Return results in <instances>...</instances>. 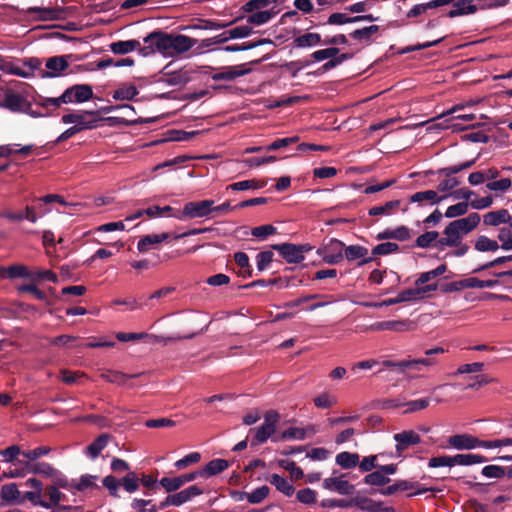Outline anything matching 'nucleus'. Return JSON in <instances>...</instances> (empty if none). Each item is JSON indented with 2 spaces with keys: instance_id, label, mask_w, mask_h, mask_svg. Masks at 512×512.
<instances>
[{
  "instance_id": "nucleus-29",
  "label": "nucleus",
  "mask_w": 512,
  "mask_h": 512,
  "mask_svg": "<svg viewBox=\"0 0 512 512\" xmlns=\"http://www.w3.org/2000/svg\"><path fill=\"white\" fill-rule=\"evenodd\" d=\"M239 17L230 21V22H221L212 19H199L197 24L192 25L190 28L192 29H200V30H220L225 29L232 24L239 21Z\"/></svg>"
},
{
  "instance_id": "nucleus-14",
  "label": "nucleus",
  "mask_w": 512,
  "mask_h": 512,
  "mask_svg": "<svg viewBox=\"0 0 512 512\" xmlns=\"http://www.w3.org/2000/svg\"><path fill=\"white\" fill-rule=\"evenodd\" d=\"M368 249L361 245H350L345 246L344 248V256L348 261L360 260L358 262V266H362L367 264L373 260L372 257H367Z\"/></svg>"
},
{
  "instance_id": "nucleus-16",
  "label": "nucleus",
  "mask_w": 512,
  "mask_h": 512,
  "mask_svg": "<svg viewBox=\"0 0 512 512\" xmlns=\"http://www.w3.org/2000/svg\"><path fill=\"white\" fill-rule=\"evenodd\" d=\"M480 221V215L476 212H473L470 213L467 217L453 220L451 223H453V226H455L459 232L465 236L473 231L479 225Z\"/></svg>"
},
{
  "instance_id": "nucleus-32",
  "label": "nucleus",
  "mask_w": 512,
  "mask_h": 512,
  "mask_svg": "<svg viewBox=\"0 0 512 512\" xmlns=\"http://www.w3.org/2000/svg\"><path fill=\"white\" fill-rule=\"evenodd\" d=\"M446 196H438L437 192L434 190H426V191H419L410 196V202L412 203H422L424 201L430 202V204H438L443 199H445Z\"/></svg>"
},
{
  "instance_id": "nucleus-43",
  "label": "nucleus",
  "mask_w": 512,
  "mask_h": 512,
  "mask_svg": "<svg viewBox=\"0 0 512 512\" xmlns=\"http://www.w3.org/2000/svg\"><path fill=\"white\" fill-rule=\"evenodd\" d=\"M269 482L274 485L278 491L282 492L288 497L292 496L295 492L293 485L278 474H272Z\"/></svg>"
},
{
  "instance_id": "nucleus-33",
  "label": "nucleus",
  "mask_w": 512,
  "mask_h": 512,
  "mask_svg": "<svg viewBox=\"0 0 512 512\" xmlns=\"http://www.w3.org/2000/svg\"><path fill=\"white\" fill-rule=\"evenodd\" d=\"M352 506L367 512H379L382 509V502H376L368 497H354L352 498Z\"/></svg>"
},
{
  "instance_id": "nucleus-24",
  "label": "nucleus",
  "mask_w": 512,
  "mask_h": 512,
  "mask_svg": "<svg viewBox=\"0 0 512 512\" xmlns=\"http://www.w3.org/2000/svg\"><path fill=\"white\" fill-rule=\"evenodd\" d=\"M454 9L447 13L449 18H454L461 15L473 14L477 12L478 8L473 4V0H454Z\"/></svg>"
},
{
  "instance_id": "nucleus-9",
  "label": "nucleus",
  "mask_w": 512,
  "mask_h": 512,
  "mask_svg": "<svg viewBox=\"0 0 512 512\" xmlns=\"http://www.w3.org/2000/svg\"><path fill=\"white\" fill-rule=\"evenodd\" d=\"M393 438L397 443L396 454L398 457H401L404 451L407 450L410 446L417 445L421 442L419 434L413 430L396 433L394 434Z\"/></svg>"
},
{
  "instance_id": "nucleus-36",
  "label": "nucleus",
  "mask_w": 512,
  "mask_h": 512,
  "mask_svg": "<svg viewBox=\"0 0 512 512\" xmlns=\"http://www.w3.org/2000/svg\"><path fill=\"white\" fill-rule=\"evenodd\" d=\"M20 495L21 493L16 483L5 484L1 487L0 497L7 503L22 502Z\"/></svg>"
},
{
  "instance_id": "nucleus-44",
  "label": "nucleus",
  "mask_w": 512,
  "mask_h": 512,
  "mask_svg": "<svg viewBox=\"0 0 512 512\" xmlns=\"http://www.w3.org/2000/svg\"><path fill=\"white\" fill-rule=\"evenodd\" d=\"M438 237V231H426L416 238L414 246L423 249H427L430 247L435 248V242Z\"/></svg>"
},
{
  "instance_id": "nucleus-56",
  "label": "nucleus",
  "mask_w": 512,
  "mask_h": 512,
  "mask_svg": "<svg viewBox=\"0 0 512 512\" xmlns=\"http://www.w3.org/2000/svg\"><path fill=\"white\" fill-rule=\"evenodd\" d=\"M400 250V247L397 243L394 242H384L376 245L372 249V255L373 256H380V255H389L392 253H396Z\"/></svg>"
},
{
  "instance_id": "nucleus-1",
  "label": "nucleus",
  "mask_w": 512,
  "mask_h": 512,
  "mask_svg": "<svg viewBox=\"0 0 512 512\" xmlns=\"http://www.w3.org/2000/svg\"><path fill=\"white\" fill-rule=\"evenodd\" d=\"M263 418L264 422L259 427L249 430L248 435H252L250 443L252 447L265 443L276 432L280 414L276 410H268Z\"/></svg>"
},
{
  "instance_id": "nucleus-37",
  "label": "nucleus",
  "mask_w": 512,
  "mask_h": 512,
  "mask_svg": "<svg viewBox=\"0 0 512 512\" xmlns=\"http://www.w3.org/2000/svg\"><path fill=\"white\" fill-rule=\"evenodd\" d=\"M474 248L479 252H495L501 248V245L497 240L490 239L485 235H480L475 241Z\"/></svg>"
},
{
  "instance_id": "nucleus-61",
  "label": "nucleus",
  "mask_w": 512,
  "mask_h": 512,
  "mask_svg": "<svg viewBox=\"0 0 512 512\" xmlns=\"http://www.w3.org/2000/svg\"><path fill=\"white\" fill-rule=\"evenodd\" d=\"M469 206L470 204L466 201L459 202L449 206L444 215L447 218H456L462 216L467 213Z\"/></svg>"
},
{
  "instance_id": "nucleus-39",
  "label": "nucleus",
  "mask_w": 512,
  "mask_h": 512,
  "mask_svg": "<svg viewBox=\"0 0 512 512\" xmlns=\"http://www.w3.org/2000/svg\"><path fill=\"white\" fill-rule=\"evenodd\" d=\"M110 436L108 434L99 435L91 444L86 448L87 454L91 458L99 456L101 451L107 446Z\"/></svg>"
},
{
  "instance_id": "nucleus-45",
  "label": "nucleus",
  "mask_w": 512,
  "mask_h": 512,
  "mask_svg": "<svg viewBox=\"0 0 512 512\" xmlns=\"http://www.w3.org/2000/svg\"><path fill=\"white\" fill-rule=\"evenodd\" d=\"M380 27L378 25H371L367 27H363L360 29H356L350 33V37L354 40L370 42L372 36L379 31Z\"/></svg>"
},
{
  "instance_id": "nucleus-27",
  "label": "nucleus",
  "mask_w": 512,
  "mask_h": 512,
  "mask_svg": "<svg viewBox=\"0 0 512 512\" xmlns=\"http://www.w3.org/2000/svg\"><path fill=\"white\" fill-rule=\"evenodd\" d=\"M197 43V39L188 37L186 35H172V51H175L177 53L187 52Z\"/></svg>"
},
{
  "instance_id": "nucleus-5",
  "label": "nucleus",
  "mask_w": 512,
  "mask_h": 512,
  "mask_svg": "<svg viewBox=\"0 0 512 512\" xmlns=\"http://www.w3.org/2000/svg\"><path fill=\"white\" fill-rule=\"evenodd\" d=\"M345 244L336 239L331 238L327 242H324L321 247L316 251L317 255L329 265L339 264L344 258Z\"/></svg>"
},
{
  "instance_id": "nucleus-50",
  "label": "nucleus",
  "mask_w": 512,
  "mask_h": 512,
  "mask_svg": "<svg viewBox=\"0 0 512 512\" xmlns=\"http://www.w3.org/2000/svg\"><path fill=\"white\" fill-rule=\"evenodd\" d=\"M270 488L266 485L256 488L251 493H242L240 499H243L245 496L249 503L251 504H259L261 503L269 494Z\"/></svg>"
},
{
  "instance_id": "nucleus-34",
  "label": "nucleus",
  "mask_w": 512,
  "mask_h": 512,
  "mask_svg": "<svg viewBox=\"0 0 512 512\" xmlns=\"http://www.w3.org/2000/svg\"><path fill=\"white\" fill-rule=\"evenodd\" d=\"M359 459V454L344 451L336 455L335 461L341 468L351 469L359 466Z\"/></svg>"
},
{
  "instance_id": "nucleus-52",
  "label": "nucleus",
  "mask_w": 512,
  "mask_h": 512,
  "mask_svg": "<svg viewBox=\"0 0 512 512\" xmlns=\"http://www.w3.org/2000/svg\"><path fill=\"white\" fill-rule=\"evenodd\" d=\"M98 479V476L91 475V474H85L80 477V480L78 483L74 482L73 489L83 492L86 489L89 488H95L100 489V486L95 484L94 481Z\"/></svg>"
},
{
  "instance_id": "nucleus-47",
  "label": "nucleus",
  "mask_w": 512,
  "mask_h": 512,
  "mask_svg": "<svg viewBox=\"0 0 512 512\" xmlns=\"http://www.w3.org/2000/svg\"><path fill=\"white\" fill-rule=\"evenodd\" d=\"M455 465H473L477 463L487 462L488 459L480 454H457L453 456Z\"/></svg>"
},
{
  "instance_id": "nucleus-64",
  "label": "nucleus",
  "mask_w": 512,
  "mask_h": 512,
  "mask_svg": "<svg viewBox=\"0 0 512 512\" xmlns=\"http://www.w3.org/2000/svg\"><path fill=\"white\" fill-rule=\"evenodd\" d=\"M443 235L448 237L452 244V247L458 246L463 239V235L455 226H453V223L451 222L445 227Z\"/></svg>"
},
{
  "instance_id": "nucleus-4",
  "label": "nucleus",
  "mask_w": 512,
  "mask_h": 512,
  "mask_svg": "<svg viewBox=\"0 0 512 512\" xmlns=\"http://www.w3.org/2000/svg\"><path fill=\"white\" fill-rule=\"evenodd\" d=\"M96 111H78L64 114L61 118L64 124H74L75 128H79V133L84 130L94 129L98 126L99 118Z\"/></svg>"
},
{
  "instance_id": "nucleus-3",
  "label": "nucleus",
  "mask_w": 512,
  "mask_h": 512,
  "mask_svg": "<svg viewBox=\"0 0 512 512\" xmlns=\"http://www.w3.org/2000/svg\"><path fill=\"white\" fill-rule=\"evenodd\" d=\"M212 205L214 201L210 199L187 202L181 211H176L172 216L181 221L208 217L212 213Z\"/></svg>"
},
{
  "instance_id": "nucleus-41",
  "label": "nucleus",
  "mask_w": 512,
  "mask_h": 512,
  "mask_svg": "<svg viewBox=\"0 0 512 512\" xmlns=\"http://www.w3.org/2000/svg\"><path fill=\"white\" fill-rule=\"evenodd\" d=\"M391 479L385 477L381 469L370 472L363 478V483L371 486L383 487L390 483Z\"/></svg>"
},
{
  "instance_id": "nucleus-18",
  "label": "nucleus",
  "mask_w": 512,
  "mask_h": 512,
  "mask_svg": "<svg viewBox=\"0 0 512 512\" xmlns=\"http://www.w3.org/2000/svg\"><path fill=\"white\" fill-rule=\"evenodd\" d=\"M278 10L275 6L266 9V10H256L252 13H249L250 15L247 16L246 22L252 26V25H263L268 23L270 20H272L277 14Z\"/></svg>"
},
{
  "instance_id": "nucleus-12",
  "label": "nucleus",
  "mask_w": 512,
  "mask_h": 512,
  "mask_svg": "<svg viewBox=\"0 0 512 512\" xmlns=\"http://www.w3.org/2000/svg\"><path fill=\"white\" fill-rule=\"evenodd\" d=\"M448 443L457 450H471L478 447L479 439L470 434H456L449 437Z\"/></svg>"
},
{
  "instance_id": "nucleus-51",
  "label": "nucleus",
  "mask_w": 512,
  "mask_h": 512,
  "mask_svg": "<svg viewBox=\"0 0 512 512\" xmlns=\"http://www.w3.org/2000/svg\"><path fill=\"white\" fill-rule=\"evenodd\" d=\"M160 244L157 234H148L140 238L137 243V249L140 253H145L150 249H155Z\"/></svg>"
},
{
  "instance_id": "nucleus-53",
  "label": "nucleus",
  "mask_w": 512,
  "mask_h": 512,
  "mask_svg": "<svg viewBox=\"0 0 512 512\" xmlns=\"http://www.w3.org/2000/svg\"><path fill=\"white\" fill-rule=\"evenodd\" d=\"M138 94V90L136 86L129 85L125 87H120L113 92V98L118 101L123 100H133L134 97Z\"/></svg>"
},
{
  "instance_id": "nucleus-2",
  "label": "nucleus",
  "mask_w": 512,
  "mask_h": 512,
  "mask_svg": "<svg viewBox=\"0 0 512 512\" xmlns=\"http://www.w3.org/2000/svg\"><path fill=\"white\" fill-rule=\"evenodd\" d=\"M143 41L147 46L140 49V55L142 56H148L155 51L163 53L172 51V34L156 30L144 37Z\"/></svg>"
},
{
  "instance_id": "nucleus-10",
  "label": "nucleus",
  "mask_w": 512,
  "mask_h": 512,
  "mask_svg": "<svg viewBox=\"0 0 512 512\" xmlns=\"http://www.w3.org/2000/svg\"><path fill=\"white\" fill-rule=\"evenodd\" d=\"M198 477V472L194 471L173 478L163 477L162 479L159 480V484L165 489L167 493H172L176 492L184 484L194 481Z\"/></svg>"
},
{
  "instance_id": "nucleus-57",
  "label": "nucleus",
  "mask_w": 512,
  "mask_h": 512,
  "mask_svg": "<svg viewBox=\"0 0 512 512\" xmlns=\"http://www.w3.org/2000/svg\"><path fill=\"white\" fill-rule=\"evenodd\" d=\"M29 279L32 282H42V281H51L53 283L57 282V275L51 270H35L30 271Z\"/></svg>"
},
{
  "instance_id": "nucleus-40",
  "label": "nucleus",
  "mask_w": 512,
  "mask_h": 512,
  "mask_svg": "<svg viewBox=\"0 0 512 512\" xmlns=\"http://www.w3.org/2000/svg\"><path fill=\"white\" fill-rule=\"evenodd\" d=\"M26 469L33 474H39L46 477H51L55 474V468L46 462H27Z\"/></svg>"
},
{
  "instance_id": "nucleus-8",
  "label": "nucleus",
  "mask_w": 512,
  "mask_h": 512,
  "mask_svg": "<svg viewBox=\"0 0 512 512\" xmlns=\"http://www.w3.org/2000/svg\"><path fill=\"white\" fill-rule=\"evenodd\" d=\"M271 248L273 250L278 251L279 254L283 257V259L290 264H298L305 259L304 255L301 254V250L298 248L297 244H274L271 246Z\"/></svg>"
},
{
  "instance_id": "nucleus-22",
  "label": "nucleus",
  "mask_w": 512,
  "mask_h": 512,
  "mask_svg": "<svg viewBox=\"0 0 512 512\" xmlns=\"http://www.w3.org/2000/svg\"><path fill=\"white\" fill-rule=\"evenodd\" d=\"M459 109H461L460 106H454L453 108L447 110L446 112H443L441 115H438L437 117L428 120L426 123L429 124L427 130L428 131H434V130H443L449 128L448 122L451 121V117L449 116L453 115L455 112H457Z\"/></svg>"
},
{
  "instance_id": "nucleus-63",
  "label": "nucleus",
  "mask_w": 512,
  "mask_h": 512,
  "mask_svg": "<svg viewBox=\"0 0 512 512\" xmlns=\"http://www.w3.org/2000/svg\"><path fill=\"white\" fill-rule=\"evenodd\" d=\"M379 455H369L359 460V469L362 472H372L374 469H379L380 464L378 463Z\"/></svg>"
},
{
  "instance_id": "nucleus-23",
  "label": "nucleus",
  "mask_w": 512,
  "mask_h": 512,
  "mask_svg": "<svg viewBox=\"0 0 512 512\" xmlns=\"http://www.w3.org/2000/svg\"><path fill=\"white\" fill-rule=\"evenodd\" d=\"M203 493L204 490L200 488L198 485H191L186 489L171 495L173 497L172 500L174 501V506L178 507Z\"/></svg>"
},
{
  "instance_id": "nucleus-30",
  "label": "nucleus",
  "mask_w": 512,
  "mask_h": 512,
  "mask_svg": "<svg viewBox=\"0 0 512 512\" xmlns=\"http://www.w3.org/2000/svg\"><path fill=\"white\" fill-rule=\"evenodd\" d=\"M27 99L19 93H15L10 89L8 96H6V103L4 108L11 112H22L25 109Z\"/></svg>"
},
{
  "instance_id": "nucleus-15",
  "label": "nucleus",
  "mask_w": 512,
  "mask_h": 512,
  "mask_svg": "<svg viewBox=\"0 0 512 512\" xmlns=\"http://www.w3.org/2000/svg\"><path fill=\"white\" fill-rule=\"evenodd\" d=\"M251 70L243 68V65L227 66L222 68L220 72L214 73L211 78L214 81H232L238 77L248 74Z\"/></svg>"
},
{
  "instance_id": "nucleus-59",
  "label": "nucleus",
  "mask_w": 512,
  "mask_h": 512,
  "mask_svg": "<svg viewBox=\"0 0 512 512\" xmlns=\"http://www.w3.org/2000/svg\"><path fill=\"white\" fill-rule=\"evenodd\" d=\"M253 33V28L248 23L246 25L237 26L227 30L228 38L242 39L250 36Z\"/></svg>"
},
{
  "instance_id": "nucleus-21",
  "label": "nucleus",
  "mask_w": 512,
  "mask_h": 512,
  "mask_svg": "<svg viewBox=\"0 0 512 512\" xmlns=\"http://www.w3.org/2000/svg\"><path fill=\"white\" fill-rule=\"evenodd\" d=\"M229 468L225 459H213L204 468L197 470L199 477H211L220 474Z\"/></svg>"
},
{
  "instance_id": "nucleus-26",
  "label": "nucleus",
  "mask_w": 512,
  "mask_h": 512,
  "mask_svg": "<svg viewBox=\"0 0 512 512\" xmlns=\"http://www.w3.org/2000/svg\"><path fill=\"white\" fill-rule=\"evenodd\" d=\"M508 220H510V213L507 209L490 211L483 216V223L486 226H499L500 224H507Z\"/></svg>"
},
{
  "instance_id": "nucleus-60",
  "label": "nucleus",
  "mask_w": 512,
  "mask_h": 512,
  "mask_svg": "<svg viewBox=\"0 0 512 512\" xmlns=\"http://www.w3.org/2000/svg\"><path fill=\"white\" fill-rule=\"evenodd\" d=\"M306 429L305 428H299V427H290L286 430H284L280 436L279 440H290V439H297V440H304L306 438Z\"/></svg>"
},
{
  "instance_id": "nucleus-20",
  "label": "nucleus",
  "mask_w": 512,
  "mask_h": 512,
  "mask_svg": "<svg viewBox=\"0 0 512 512\" xmlns=\"http://www.w3.org/2000/svg\"><path fill=\"white\" fill-rule=\"evenodd\" d=\"M411 238L410 229L404 225L399 226L395 229L387 228L384 231L378 233L376 236L377 240H389L394 239L398 241H406Z\"/></svg>"
},
{
  "instance_id": "nucleus-58",
  "label": "nucleus",
  "mask_w": 512,
  "mask_h": 512,
  "mask_svg": "<svg viewBox=\"0 0 512 512\" xmlns=\"http://www.w3.org/2000/svg\"><path fill=\"white\" fill-rule=\"evenodd\" d=\"M7 277L10 279L14 278H26L29 279L30 271L26 266L21 264H15L7 267Z\"/></svg>"
},
{
  "instance_id": "nucleus-17",
  "label": "nucleus",
  "mask_w": 512,
  "mask_h": 512,
  "mask_svg": "<svg viewBox=\"0 0 512 512\" xmlns=\"http://www.w3.org/2000/svg\"><path fill=\"white\" fill-rule=\"evenodd\" d=\"M453 1L454 0H430L427 3L416 4L406 13V17L409 19L419 17L430 9L449 5Z\"/></svg>"
},
{
  "instance_id": "nucleus-49",
  "label": "nucleus",
  "mask_w": 512,
  "mask_h": 512,
  "mask_svg": "<svg viewBox=\"0 0 512 512\" xmlns=\"http://www.w3.org/2000/svg\"><path fill=\"white\" fill-rule=\"evenodd\" d=\"M121 486L128 493L136 492L139 489V476L134 471H129L121 478Z\"/></svg>"
},
{
  "instance_id": "nucleus-35",
  "label": "nucleus",
  "mask_w": 512,
  "mask_h": 512,
  "mask_svg": "<svg viewBox=\"0 0 512 512\" xmlns=\"http://www.w3.org/2000/svg\"><path fill=\"white\" fill-rule=\"evenodd\" d=\"M400 204V200L388 201L383 205L374 206L370 208L368 214L370 216H388L395 213V211L399 208Z\"/></svg>"
},
{
  "instance_id": "nucleus-7",
  "label": "nucleus",
  "mask_w": 512,
  "mask_h": 512,
  "mask_svg": "<svg viewBox=\"0 0 512 512\" xmlns=\"http://www.w3.org/2000/svg\"><path fill=\"white\" fill-rule=\"evenodd\" d=\"M66 7H30L28 13L35 14L40 21L62 20L66 18Z\"/></svg>"
},
{
  "instance_id": "nucleus-6",
  "label": "nucleus",
  "mask_w": 512,
  "mask_h": 512,
  "mask_svg": "<svg viewBox=\"0 0 512 512\" xmlns=\"http://www.w3.org/2000/svg\"><path fill=\"white\" fill-rule=\"evenodd\" d=\"M72 57L69 55H59L47 58L45 63V69L41 70V78H56L63 75V72L69 68V59Z\"/></svg>"
},
{
  "instance_id": "nucleus-42",
  "label": "nucleus",
  "mask_w": 512,
  "mask_h": 512,
  "mask_svg": "<svg viewBox=\"0 0 512 512\" xmlns=\"http://www.w3.org/2000/svg\"><path fill=\"white\" fill-rule=\"evenodd\" d=\"M74 94V102L82 103L90 100L93 97V90L90 85L76 84L71 86Z\"/></svg>"
},
{
  "instance_id": "nucleus-54",
  "label": "nucleus",
  "mask_w": 512,
  "mask_h": 512,
  "mask_svg": "<svg viewBox=\"0 0 512 512\" xmlns=\"http://www.w3.org/2000/svg\"><path fill=\"white\" fill-rule=\"evenodd\" d=\"M497 239L501 243V249L512 250V228L509 225L499 229Z\"/></svg>"
},
{
  "instance_id": "nucleus-11",
  "label": "nucleus",
  "mask_w": 512,
  "mask_h": 512,
  "mask_svg": "<svg viewBox=\"0 0 512 512\" xmlns=\"http://www.w3.org/2000/svg\"><path fill=\"white\" fill-rule=\"evenodd\" d=\"M437 288V283H430L424 286H416L415 288H409L401 291L399 293V298L401 302L420 300L424 297L425 294L436 291Z\"/></svg>"
},
{
  "instance_id": "nucleus-31",
  "label": "nucleus",
  "mask_w": 512,
  "mask_h": 512,
  "mask_svg": "<svg viewBox=\"0 0 512 512\" xmlns=\"http://www.w3.org/2000/svg\"><path fill=\"white\" fill-rule=\"evenodd\" d=\"M436 364L433 358H417L401 360L400 366L403 367V373L408 370L421 371L422 367H430Z\"/></svg>"
},
{
  "instance_id": "nucleus-13",
  "label": "nucleus",
  "mask_w": 512,
  "mask_h": 512,
  "mask_svg": "<svg viewBox=\"0 0 512 512\" xmlns=\"http://www.w3.org/2000/svg\"><path fill=\"white\" fill-rule=\"evenodd\" d=\"M323 487L327 490L337 491L341 495H350L355 491V486L347 480L338 477H329L324 479Z\"/></svg>"
},
{
  "instance_id": "nucleus-28",
  "label": "nucleus",
  "mask_w": 512,
  "mask_h": 512,
  "mask_svg": "<svg viewBox=\"0 0 512 512\" xmlns=\"http://www.w3.org/2000/svg\"><path fill=\"white\" fill-rule=\"evenodd\" d=\"M140 375L141 374H125L120 371L106 370L100 374V378L109 383L125 385L128 379L137 378Z\"/></svg>"
},
{
  "instance_id": "nucleus-48",
  "label": "nucleus",
  "mask_w": 512,
  "mask_h": 512,
  "mask_svg": "<svg viewBox=\"0 0 512 512\" xmlns=\"http://www.w3.org/2000/svg\"><path fill=\"white\" fill-rule=\"evenodd\" d=\"M265 185V181L251 179L232 183L227 187V189H231L233 191H245L249 189H261Z\"/></svg>"
},
{
  "instance_id": "nucleus-25",
  "label": "nucleus",
  "mask_w": 512,
  "mask_h": 512,
  "mask_svg": "<svg viewBox=\"0 0 512 512\" xmlns=\"http://www.w3.org/2000/svg\"><path fill=\"white\" fill-rule=\"evenodd\" d=\"M109 47L113 53L119 55H124L135 50H138L140 53V49L143 48L140 41L136 39L113 42Z\"/></svg>"
},
{
  "instance_id": "nucleus-62",
  "label": "nucleus",
  "mask_w": 512,
  "mask_h": 512,
  "mask_svg": "<svg viewBox=\"0 0 512 512\" xmlns=\"http://www.w3.org/2000/svg\"><path fill=\"white\" fill-rule=\"evenodd\" d=\"M139 484H142L147 489V491L144 492L145 495H150L151 492H156L158 487L161 486L157 478L145 473L139 477Z\"/></svg>"
},
{
  "instance_id": "nucleus-46",
  "label": "nucleus",
  "mask_w": 512,
  "mask_h": 512,
  "mask_svg": "<svg viewBox=\"0 0 512 512\" xmlns=\"http://www.w3.org/2000/svg\"><path fill=\"white\" fill-rule=\"evenodd\" d=\"M447 271V265L441 264L433 270L421 273L415 281V286H424L432 279L444 274Z\"/></svg>"
},
{
  "instance_id": "nucleus-55",
  "label": "nucleus",
  "mask_w": 512,
  "mask_h": 512,
  "mask_svg": "<svg viewBox=\"0 0 512 512\" xmlns=\"http://www.w3.org/2000/svg\"><path fill=\"white\" fill-rule=\"evenodd\" d=\"M408 326V321H382L374 325L376 330H392V331H403Z\"/></svg>"
},
{
  "instance_id": "nucleus-19",
  "label": "nucleus",
  "mask_w": 512,
  "mask_h": 512,
  "mask_svg": "<svg viewBox=\"0 0 512 512\" xmlns=\"http://www.w3.org/2000/svg\"><path fill=\"white\" fill-rule=\"evenodd\" d=\"M317 45H323V39L319 33L315 32L295 36L292 42L294 48H309Z\"/></svg>"
},
{
  "instance_id": "nucleus-38",
  "label": "nucleus",
  "mask_w": 512,
  "mask_h": 512,
  "mask_svg": "<svg viewBox=\"0 0 512 512\" xmlns=\"http://www.w3.org/2000/svg\"><path fill=\"white\" fill-rule=\"evenodd\" d=\"M272 43H273L272 40H270L268 38H262L257 41H249V42H245L243 44L228 45V46H225L223 48V50L226 52H239V51L250 50V49L256 48L258 46H262L265 44H272Z\"/></svg>"
}]
</instances>
